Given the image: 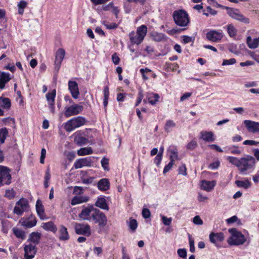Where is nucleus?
<instances>
[{
	"label": "nucleus",
	"mask_w": 259,
	"mask_h": 259,
	"mask_svg": "<svg viewBox=\"0 0 259 259\" xmlns=\"http://www.w3.org/2000/svg\"><path fill=\"white\" fill-rule=\"evenodd\" d=\"M230 236L227 239L228 243L232 246H238L244 244L246 241L244 235L235 228L229 230Z\"/></svg>",
	"instance_id": "1"
},
{
	"label": "nucleus",
	"mask_w": 259,
	"mask_h": 259,
	"mask_svg": "<svg viewBox=\"0 0 259 259\" xmlns=\"http://www.w3.org/2000/svg\"><path fill=\"white\" fill-rule=\"evenodd\" d=\"M147 31V27L142 25L138 27L137 31H132L129 33V38L132 44L139 45L143 41Z\"/></svg>",
	"instance_id": "2"
},
{
	"label": "nucleus",
	"mask_w": 259,
	"mask_h": 259,
	"mask_svg": "<svg viewBox=\"0 0 259 259\" xmlns=\"http://www.w3.org/2000/svg\"><path fill=\"white\" fill-rule=\"evenodd\" d=\"M172 16L175 23L178 26H186L190 23L189 15L184 10L174 11Z\"/></svg>",
	"instance_id": "3"
},
{
	"label": "nucleus",
	"mask_w": 259,
	"mask_h": 259,
	"mask_svg": "<svg viewBox=\"0 0 259 259\" xmlns=\"http://www.w3.org/2000/svg\"><path fill=\"white\" fill-rule=\"evenodd\" d=\"M85 122V118L82 116L74 117L65 123L64 128L66 132H71L75 128L83 125Z\"/></svg>",
	"instance_id": "4"
},
{
	"label": "nucleus",
	"mask_w": 259,
	"mask_h": 259,
	"mask_svg": "<svg viewBox=\"0 0 259 259\" xmlns=\"http://www.w3.org/2000/svg\"><path fill=\"white\" fill-rule=\"evenodd\" d=\"M30 210V205L28 200L24 198L19 199L15 204L13 212L17 215L21 216L25 212Z\"/></svg>",
	"instance_id": "5"
},
{
	"label": "nucleus",
	"mask_w": 259,
	"mask_h": 259,
	"mask_svg": "<svg viewBox=\"0 0 259 259\" xmlns=\"http://www.w3.org/2000/svg\"><path fill=\"white\" fill-rule=\"evenodd\" d=\"M225 9L227 11V14L232 18L244 24L249 23V19L242 14L238 9L230 7H225Z\"/></svg>",
	"instance_id": "6"
},
{
	"label": "nucleus",
	"mask_w": 259,
	"mask_h": 259,
	"mask_svg": "<svg viewBox=\"0 0 259 259\" xmlns=\"http://www.w3.org/2000/svg\"><path fill=\"white\" fill-rule=\"evenodd\" d=\"M254 164V158L252 156L246 155V157L240 159L238 168L240 171L243 173L247 169L253 167Z\"/></svg>",
	"instance_id": "7"
},
{
	"label": "nucleus",
	"mask_w": 259,
	"mask_h": 259,
	"mask_svg": "<svg viewBox=\"0 0 259 259\" xmlns=\"http://www.w3.org/2000/svg\"><path fill=\"white\" fill-rule=\"evenodd\" d=\"M91 222L99 226L107 225V218L105 214L98 209H95L91 214Z\"/></svg>",
	"instance_id": "8"
},
{
	"label": "nucleus",
	"mask_w": 259,
	"mask_h": 259,
	"mask_svg": "<svg viewBox=\"0 0 259 259\" xmlns=\"http://www.w3.org/2000/svg\"><path fill=\"white\" fill-rule=\"evenodd\" d=\"M10 170L7 167L0 165V187L11 183Z\"/></svg>",
	"instance_id": "9"
},
{
	"label": "nucleus",
	"mask_w": 259,
	"mask_h": 259,
	"mask_svg": "<svg viewBox=\"0 0 259 259\" xmlns=\"http://www.w3.org/2000/svg\"><path fill=\"white\" fill-rule=\"evenodd\" d=\"M83 109L82 106L74 104L65 109L64 115L66 117L76 115L80 113L83 110Z\"/></svg>",
	"instance_id": "10"
},
{
	"label": "nucleus",
	"mask_w": 259,
	"mask_h": 259,
	"mask_svg": "<svg viewBox=\"0 0 259 259\" xmlns=\"http://www.w3.org/2000/svg\"><path fill=\"white\" fill-rule=\"evenodd\" d=\"M24 250L25 258L32 259L36 253V247L35 245L29 243L24 245Z\"/></svg>",
	"instance_id": "11"
},
{
	"label": "nucleus",
	"mask_w": 259,
	"mask_h": 259,
	"mask_svg": "<svg viewBox=\"0 0 259 259\" xmlns=\"http://www.w3.org/2000/svg\"><path fill=\"white\" fill-rule=\"evenodd\" d=\"M92 158L91 157L79 158L75 161L74 167L75 169L80 168L84 166L91 167L92 165Z\"/></svg>",
	"instance_id": "12"
},
{
	"label": "nucleus",
	"mask_w": 259,
	"mask_h": 259,
	"mask_svg": "<svg viewBox=\"0 0 259 259\" xmlns=\"http://www.w3.org/2000/svg\"><path fill=\"white\" fill-rule=\"evenodd\" d=\"M223 37V33L222 31L212 30L206 33V38L212 42H219Z\"/></svg>",
	"instance_id": "13"
},
{
	"label": "nucleus",
	"mask_w": 259,
	"mask_h": 259,
	"mask_svg": "<svg viewBox=\"0 0 259 259\" xmlns=\"http://www.w3.org/2000/svg\"><path fill=\"white\" fill-rule=\"evenodd\" d=\"M65 54V50L62 48L58 49L56 53L55 60L54 62L55 69L58 71L61 66L62 61H63Z\"/></svg>",
	"instance_id": "14"
},
{
	"label": "nucleus",
	"mask_w": 259,
	"mask_h": 259,
	"mask_svg": "<svg viewBox=\"0 0 259 259\" xmlns=\"http://www.w3.org/2000/svg\"><path fill=\"white\" fill-rule=\"evenodd\" d=\"M36 222L35 216L32 214L28 218H21L19 221V223L22 227H34Z\"/></svg>",
	"instance_id": "15"
},
{
	"label": "nucleus",
	"mask_w": 259,
	"mask_h": 259,
	"mask_svg": "<svg viewBox=\"0 0 259 259\" xmlns=\"http://www.w3.org/2000/svg\"><path fill=\"white\" fill-rule=\"evenodd\" d=\"M95 209L96 208H94L92 205L83 208L79 214V218L91 222V214L92 212H94Z\"/></svg>",
	"instance_id": "16"
},
{
	"label": "nucleus",
	"mask_w": 259,
	"mask_h": 259,
	"mask_svg": "<svg viewBox=\"0 0 259 259\" xmlns=\"http://www.w3.org/2000/svg\"><path fill=\"white\" fill-rule=\"evenodd\" d=\"M243 122L249 132L252 133L259 132V122L249 120H245Z\"/></svg>",
	"instance_id": "17"
},
{
	"label": "nucleus",
	"mask_w": 259,
	"mask_h": 259,
	"mask_svg": "<svg viewBox=\"0 0 259 259\" xmlns=\"http://www.w3.org/2000/svg\"><path fill=\"white\" fill-rule=\"evenodd\" d=\"M68 89L72 97L74 99H77L79 94L77 83L75 81H69Z\"/></svg>",
	"instance_id": "18"
},
{
	"label": "nucleus",
	"mask_w": 259,
	"mask_h": 259,
	"mask_svg": "<svg viewBox=\"0 0 259 259\" xmlns=\"http://www.w3.org/2000/svg\"><path fill=\"white\" fill-rule=\"evenodd\" d=\"M74 142L77 145L82 146L88 143L89 140L84 137L83 133L78 131L75 133Z\"/></svg>",
	"instance_id": "19"
},
{
	"label": "nucleus",
	"mask_w": 259,
	"mask_h": 259,
	"mask_svg": "<svg viewBox=\"0 0 259 259\" xmlns=\"http://www.w3.org/2000/svg\"><path fill=\"white\" fill-rule=\"evenodd\" d=\"M217 182L215 181H206L202 180L201 181L200 188L202 190H205L207 192H210L212 190L216 185Z\"/></svg>",
	"instance_id": "20"
},
{
	"label": "nucleus",
	"mask_w": 259,
	"mask_h": 259,
	"mask_svg": "<svg viewBox=\"0 0 259 259\" xmlns=\"http://www.w3.org/2000/svg\"><path fill=\"white\" fill-rule=\"evenodd\" d=\"M210 241L218 246V243L222 242L224 240V236L222 233H211L209 234Z\"/></svg>",
	"instance_id": "21"
},
{
	"label": "nucleus",
	"mask_w": 259,
	"mask_h": 259,
	"mask_svg": "<svg viewBox=\"0 0 259 259\" xmlns=\"http://www.w3.org/2000/svg\"><path fill=\"white\" fill-rule=\"evenodd\" d=\"M110 186L109 180L106 178L101 179L97 183L98 189L103 191H107L109 189Z\"/></svg>",
	"instance_id": "22"
},
{
	"label": "nucleus",
	"mask_w": 259,
	"mask_h": 259,
	"mask_svg": "<svg viewBox=\"0 0 259 259\" xmlns=\"http://www.w3.org/2000/svg\"><path fill=\"white\" fill-rule=\"evenodd\" d=\"M95 206L102 209L109 210V206L104 196H100L98 198L95 203Z\"/></svg>",
	"instance_id": "23"
},
{
	"label": "nucleus",
	"mask_w": 259,
	"mask_h": 259,
	"mask_svg": "<svg viewBox=\"0 0 259 259\" xmlns=\"http://www.w3.org/2000/svg\"><path fill=\"white\" fill-rule=\"evenodd\" d=\"M11 80L10 74L5 72H0V89H3L5 84Z\"/></svg>",
	"instance_id": "24"
},
{
	"label": "nucleus",
	"mask_w": 259,
	"mask_h": 259,
	"mask_svg": "<svg viewBox=\"0 0 259 259\" xmlns=\"http://www.w3.org/2000/svg\"><path fill=\"white\" fill-rule=\"evenodd\" d=\"M200 139L206 142H211L214 140L212 132L202 131L200 133Z\"/></svg>",
	"instance_id": "25"
},
{
	"label": "nucleus",
	"mask_w": 259,
	"mask_h": 259,
	"mask_svg": "<svg viewBox=\"0 0 259 259\" xmlns=\"http://www.w3.org/2000/svg\"><path fill=\"white\" fill-rule=\"evenodd\" d=\"M89 199V197L86 196H76L72 198L71 204L75 205L83 202H86L88 201Z\"/></svg>",
	"instance_id": "26"
},
{
	"label": "nucleus",
	"mask_w": 259,
	"mask_h": 259,
	"mask_svg": "<svg viewBox=\"0 0 259 259\" xmlns=\"http://www.w3.org/2000/svg\"><path fill=\"white\" fill-rule=\"evenodd\" d=\"M246 43L250 49H255L259 46V38L252 40L251 36H248L246 38Z\"/></svg>",
	"instance_id": "27"
},
{
	"label": "nucleus",
	"mask_w": 259,
	"mask_h": 259,
	"mask_svg": "<svg viewBox=\"0 0 259 259\" xmlns=\"http://www.w3.org/2000/svg\"><path fill=\"white\" fill-rule=\"evenodd\" d=\"M36 210L40 219H44V206L39 200H37L36 202Z\"/></svg>",
	"instance_id": "28"
},
{
	"label": "nucleus",
	"mask_w": 259,
	"mask_h": 259,
	"mask_svg": "<svg viewBox=\"0 0 259 259\" xmlns=\"http://www.w3.org/2000/svg\"><path fill=\"white\" fill-rule=\"evenodd\" d=\"M75 232L79 235L89 236L91 234L90 228H75Z\"/></svg>",
	"instance_id": "29"
},
{
	"label": "nucleus",
	"mask_w": 259,
	"mask_h": 259,
	"mask_svg": "<svg viewBox=\"0 0 259 259\" xmlns=\"http://www.w3.org/2000/svg\"><path fill=\"white\" fill-rule=\"evenodd\" d=\"M13 232L16 237L22 240L24 239L26 236V232L18 228H14Z\"/></svg>",
	"instance_id": "30"
},
{
	"label": "nucleus",
	"mask_w": 259,
	"mask_h": 259,
	"mask_svg": "<svg viewBox=\"0 0 259 259\" xmlns=\"http://www.w3.org/2000/svg\"><path fill=\"white\" fill-rule=\"evenodd\" d=\"M0 106L5 109H9L11 106L10 100L7 98L0 97Z\"/></svg>",
	"instance_id": "31"
},
{
	"label": "nucleus",
	"mask_w": 259,
	"mask_h": 259,
	"mask_svg": "<svg viewBox=\"0 0 259 259\" xmlns=\"http://www.w3.org/2000/svg\"><path fill=\"white\" fill-rule=\"evenodd\" d=\"M40 238V234L37 232H33L29 235L28 240L35 244H37Z\"/></svg>",
	"instance_id": "32"
},
{
	"label": "nucleus",
	"mask_w": 259,
	"mask_h": 259,
	"mask_svg": "<svg viewBox=\"0 0 259 259\" xmlns=\"http://www.w3.org/2000/svg\"><path fill=\"white\" fill-rule=\"evenodd\" d=\"M235 184L238 187H241L244 189H247L251 186V183L247 179H245V181H236Z\"/></svg>",
	"instance_id": "33"
},
{
	"label": "nucleus",
	"mask_w": 259,
	"mask_h": 259,
	"mask_svg": "<svg viewBox=\"0 0 259 259\" xmlns=\"http://www.w3.org/2000/svg\"><path fill=\"white\" fill-rule=\"evenodd\" d=\"M147 98L150 104L154 105L158 102L159 96L157 94L150 93L148 95Z\"/></svg>",
	"instance_id": "34"
},
{
	"label": "nucleus",
	"mask_w": 259,
	"mask_h": 259,
	"mask_svg": "<svg viewBox=\"0 0 259 259\" xmlns=\"http://www.w3.org/2000/svg\"><path fill=\"white\" fill-rule=\"evenodd\" d=\"M168 151L171 153L170 155V160L175 161V160L178 159L177 149L176 147L174 146H170L168 149Z\"/></svg>",
	"instance_id": "35"
},
{
	"label": "nucleus",
	"mask_w": 259,
	"mask_h": 259,
	"mask_svg": "<svg viewBox=\"0 0 259 259\" xmlns=\"http://www.w3.org/2000/svg\"><path fill=\"white\" fill-rule=\"evenodd\" d=\"M59 237L61 240H66L69 239V235L66 228H61L60 229Z\"/></svg>",
	"instance_id": "36"
},
{
	"label": "nucleus",
	"mask_w": 259,
	"mask_h": 259,
	"mask_svg": "<svg viewBox=\"0 0 259 259\" xmlns=\"http://www.w3.org/2000/svg\"><path fill=\"white\" fill-rule=\"evenodd\" d=\"M93 153V150L91 147L82 148L77 151V154L79 156L89 155Z\"/></svg>",
	"instance_id": "37"
},
{
	"label": "nucleus",
	"mask_w": 259,
	"mask_h": 259,
	"mask_svg": "<svg viewBox=\"0 0 259 259\" xmlns=\"http://www.w3.org/2000/svg\"><path fill=\"white\" fill-rule=\"evenodd\" d=\"M9 134L6 127L0 128V142L3 144Z\"/></svg>",
	"instance_id": "38"
},
{
	"label": "nucleus",
	"mask_w": 259,
	"mask_h": 259,
	"mask_svg": "<svg viewBox=\"0 0 259 259\" xmlns=\"http://www.w3.org/2000/svg\"><path fill=\"white\" fill-rule=\"evenodd\" d=\"M56 97V90H53L51 93H48L46 95V97L48 103H54L55 98Z\"/></svg>",
	"instance_id": "39"
},
{
	"label": "nucleus",
	"mask_w": 259,
	"mask_h": 259,
	"mask_svg": "<svg viewBox=\"0 0 259 259\" xmlns=\"http://www.w3.org/2000/svg\"><path fill=\"white\" fill-rule=\"evenodd\" d=\"M237 29L232 24L228 25L227 32L230 37H232L235 36L237 34Z\"/></svg>",
	"instance_id": "40"
},
{
	"label": "nucleus",
	"mask_w": 259,
	"mask_h": 259,
	"mask_svg": "<svg viewBox=\"0 0 259 259\" xmlns=\"http://www.w3.org/2000/svg\"><path fill=\"white\" fill-rule=\"evenodd\" d=\"M176 123L171 120H167L165 126H164V130L169 133L171 131V128L176 126Z\"/></svg>",
	"instance_id": "41"
},
{
	"label": "nucleus",
	"mask_w": 259,
	"mask_h": 259,
	"mask_svg": "<svg viewBox=\"0 0 259 259\" xmlns=\"http://www.w3.org/2000/svg\"><path fill=\"white\" fill-rule=\"evenodd\" d=\"M217 14V11L212 9L210 7L208 6L206 9L203 11V15L208 17L209 15L215 16Z\"/></svg>",
	"instance_id": "42"
},
{
	"label": "nucleus",
	"mask_w": 259,
	"mask_h": 259,
	"mask_svg": "<svg viewBox=\"0 0 259 259\" xmlns=\"http://www.w3.org/2000/svg\"><path fill=\"white\" fill-rule=\"evenodd\" d=\"M165 37V35L162 33L155 32L152 34V38L156 41H160Z\"/></svg>",
	"instance_id": "43"
},
{
	"label": "nucleus",
	"mask_w": 259,
	"mask_h": 259,
	"mask_svg": "<svg viewBox=\"0 0 259 259\" xmlns=\"http://www.w3.org/2000/svg\"><path fill=\"white\" fill-rule=\"evenodd\" d=\"M27 3L25 1H21L18 4V13L19 14H23L24 12V9L26 7Z\"/></svg>",
	"instance_id": "44"
},
{
	"label": "nucleus",
	"mask_w": 259,
	"mask_h": 259,
	"mask_svg": "<svg viewBox=\"0 0 259 259\" xmlns=\"http://www.w3.org/2000/svg\"><path fill=\"white\" fill-rule=\"evenodd\" d=\"M228 160L232 164H234L238 167L240 159H238L237 158L234 157L229 156L228 157Z\"/></svg>",
	"instance_id": "45"
},
{
	"label": "nucleus",
	"mask_w": 259,
	"mask_h": 259,
	"mask_svg": "<svg viewBox=\"0 0 259 259\" xmlns=\"http://www.w3.org/2000/svg\"><path fill=\"white\" fill-rule=\"evenodd\" d=\"M102 166L103 167V169L105 170H108L109 167V159L108 158H106L105 157H104L102 159L101 161Z\"/></svg>",
	"instance_id": "46"
},
{
	"label": "nucleus",
	"mask_w": 259,
	"mask_h": 259,
	"mask_svg": "<svg viewBox=\"0 0 259 259\" xmlns=\"http://www.w3.org/2000/svg\"><path fill=\"white\" fill-rule=\"evenodd\" d=\"M5 196L9 199H12L15 197V192L13 189L7 190Z\"/></svg>",
	"instance_id": "47"
},
{
	"label": "nucleus",
	"mask_w": 259,
	"mask_h": 259,
	"mask_svg": "<svg viewBox=\"0 0 259 259\" xmlns=\"http://www.w3.org/2000/svg\"><path fill=\"white\" fill-rule=\"evenodd\" d=\"M220 165V162L219 160H217L215 162H213L210 163L208 165V168L211 170L217 169L219 168Z\"/></svg>",
	"instance_id": "48"
},
{
	"label": "nucleus",
	"mask_w": 259,
	"mask_h": 259,
	"mask_svg": "<svg viewBox=\"0 0 259 259\" xmlns=\"http://www.w3.org/2000/svg\"><path fill=\"white\" fill-rule=\"evenodd\" d=\"M197 146V143L195 140H192L187 145V148L188 149L192 150H194Z\"/></svg>",
	"instance_id": "49"
},
{
	"label": "nucleus",
	"mask_w": 259,
	"mask_h": 259,
	"mask_svg": "<svg viewBox=\"0 0 259 259\" xmlns=\"http://www.w3.org/2000/svg\"><path fill=\"white\" fill-rule=\"evenodd\" d=\"M142 216L145 219L149 218L151 216V212L149 209L144 208L142 210Z\"/></svg>",
	"instance_id": "50"
},
{
	"label": "nucleus",
	"mask_w": 259,
	"mask_h": 259,
	"mask_svg": "<svg viewBox=\"0 0 259 259\" xmlns=\"http://www.w3.org/2000/svg\"><path fill=\"white\" fill-rule=\"evenodd\" d=\"M174 161L172 160H170L169 162L168 163L167 165H165V166L164 168L163 173L165 174L172 167V165L174 164Z\"/></svg>",
	"instance_id": "51"
},
{
	"label": "nucleus",
	"mask_w": 259,
	"mask_h": 259,
	"mask_svg": "<svg viewBox=\"0 0 259 259\" xmlns=\"http://www.w3.org/2000/svg\"><path fill=\"white\" fill-rule=\"evenodd\" d=\"M179 174L185 176L187 175V168L185 164H182L179 167Z\"/></svg>",
	"instance_id": "52"
},
{
	"label": "nucleus",
	"mask_w": 259,
	"mask_h": 259,
	"mask_svg": "<svg viewBox=\"0 0 259 259\" xmlns=\"http://www.w3.org/2000/svg\"><path fill=\"white\" fill-rule=\"evenodd\" d=\"M183 42L184 44H186L189 43L190 42H193L194 40V38L192 37H190L187 35H183Z\"/></svg>",
	"instance_id": "53"
},
{
	"label": "nucleus",
	"mask_w": 259,
	"mask_h": 259,
	"mask_svg": "<svg viewBox=\"0 0 259 259\" xmlns=\"http://www.w3.org/2000/svg\"><path fill=\"white\" fill-rule=\"evenodd\" d=\"M179 256L182 258H185L187 256V251L184 248L179 249L177 251Z\"/></svg>",
	"instance_id": "54"
},
{
	"label": "nucleus",
	"mask_w": 259,
	"mask_h": 259,
	"mask_svg": "<svg viewBox=\"0 0 259 259\" xmlns=\"http://www.w3.org/2000/svg\"><path fill=\"white\" fill-rule=\"evenodd\" d=\"M236 62V61L235 59L234 58H231L229 60H224L222 65H232L234 64Z\"/></svg>",
	"instance_id": "55"
},
{
	"label": "nucleus",
	"mask_w": 259,
	"mask_h": 259,
	"mask_svg": "<svg viewBox=\"0 0 259 259\" xmlns=\"http://www.w3.org/2000/svg\"><path fill=\"white\" fill-rule=\"evenodd\" d=\"M193 223L196 225H202L203 221L199 215H196L193 218Z\"/></svg>",
	"instance_id": "56"
},
{
	"label": "nucleus",
	"mask_w": 259,
	"mask_h": 259,
	"mask_svg": "<svg viewBox=\"0 0 259 259\" xmlns=\"http://www.w3.org/2000/svg\"><path fill=\"white\" fill-rule=\"evenodd\" d=\"M171 218H167L166 217H162V221L164 225L169 226L171 222Z\"/></svg>",
	"instance_id": "57"
},
{
	"label": "nucleus",
	"mask_w": 259,
	"mask_h": 259,
	"mask_svg": "<svg viewBox=\"0 0 259 259\" xmlns=\"http://www.w3.org/2000/svg\"><path fill=\"white\" fill-rule=\"evenodd\" d=\"M46 150L45 148H42L41 150V155L40 158V162L44 164L45 162V158L46 157Z\"/></svg>",
	"instance_id": "58"
},
{
	"label": "nucleus",
	"mask_w": 259,
	"mask_h": 259,
	"mask_svg": "<svg viewBox=\"0 0 259 259\" xmlns=\"http://www.w3.org/2000/svg\"><path fill=\"white\" fill-rule=\"evenodd\" d=\"M162 156H161V154H157L156 156L154 159V163L156 164L157 166H159L161 161L162 160Z\"/></svg>",
	"instance_id": "59"
},
{
	"label": "nucleus",
	"mask_w": 259,
	"mask_h": 259,
	"mask_svg": "<svg viewBox=\"0 0 259 259\" xmlns=\"http://www.w3.org/2000/svg\"><path fill=\"white\" fill-rule=\"evenodd\" d=\"M128 227H137L138 223L137 220L135 219H132L130 218L129 221H127Z\"/></svg>",
	"instance_id": "60"
},
{
	"label": "nucleus",
	"mask_w": 259,
	"mask_h": 259,
	"mask_svg": "<svg viewBox=\"0 0 259 259\" xmlns=\"http://www.w3.org/2000/svg\"><path fill=\"white\" fill-rule=\"evenodd\" d=\"M229 51L236 55H237L239 53L238 51L237 50V46L236 45H231L229 48Z\"/></svg>",
	"instance_id": "61"
},
{
	"label": "nucleus",
	"mask_w": 259,
	"mask_h": 259,
	"mask_svg": "<svg viewBox=\"0 0 259 259\" xmlns=\"http://www.w3.org/2000/svg\"><path fill=\"white\" fill-rule=\"evenodd\" d=\"M259 144V142H256L253 140H247L243 142L244 145H256Z\"/></svg>",
	"instance_id": "62"
},
{
	"label": "nucleus",
	"mask_w": 259,
	"mask_h": 259,
	"mask_svg": "<svg viewBox=\"0 0 259 259\" xmlns=\"http://www.w3.org/2000/svg\"><path fill=\"white\" fill-rule=\"evenodd\" d=\"M104 25L107 29H116L117 27V24H116L115 23H112L110 24L104 23Z\"/></svg>",
	"instance_id": "63"
},
{
	"label": "nucleus",
	"mask_w": 259,
	"mask_h": 259,
	"mask_svg": "<svg viewBox=\"0 0 259 259\" xmlns=\"http://www.w3.org/2000/svg\"><path fill=\"white\" fill-rule=\"evenodd\" d=\"M112 61H113V63L115 65L118 64L119 61H120V59L118 57V56L117 55L116 53H114L112 56Z\"/></svg>",
	"instance_id": "64"
}]
</instances>
